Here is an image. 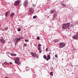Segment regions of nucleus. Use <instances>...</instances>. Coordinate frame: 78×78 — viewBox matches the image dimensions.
Listing matches in <instances>:
<instances>
[{
	"label": "nucleus",
	"instance_id": "35",
	"mask_svg": "<svg viewBox=\"0 0 78 78\" xmlns=\"http://www.w3.org/2000/svg\"><path fill=\"white\" fill-rule=\"evenodd\" d=\"M10 64H12V63L11 62H10Z\"/></svg>",
	"mask_w": 78,
	"mask_h": 78
},
{
	"label": "nucleus",
	"instance_id": "13",
	"mask_svg": "<svg viewBox=\"0 0 78 78\" xmlns=\"http://www.w3.org/2000/svg\"><path fill=\"white\" fill-rule=\"evenodd\" d=\"M38 50H39V52L40 53H41V52L42 51V50L41 49V48L39 47V48H38Z\"/></svg>",
	"mask_w": 78,
	"mask_h": 78
},
{
	"label": "nucleus",
	"instance_id": "30",
	"mask_svg": "<svg viewBox=\"0 0 78 78\" xmlns=\"http://www.w3.org/2000/svg\"><path fill=\"white\" fill-rule=\"evenodd\" d=\"M23 46L24 47H26L27 46V44H23Z\"/></svg>",
	"mask_w": 78,
	"mask_h": 78
},
{
	"label": "nucleus",
	"instance_id": "16",
	"mask_svg": "<svg viewBox=\"0 0 78 78\" xmlns=\"http://www.w3.org/2000/svg\"><path fill=\"white\" fill-rule=\"evenodd\" d=\"M11 56H16L17 55L16 54H11Z\"/></svg>",
	"mask_w": 78,
	"mask_h": 78
},
{
	"label": "nucleus",
	"instance_id": "26",
	"mask_svg": "<svg viewBox=\"0 0 78 78\" xmlns=\"http://www.w3.org/2000/svg\"><path fill=\"white\" fill-rule=\"evenodd\" d=\"M8 27H6L5 28V31H6V30H8Z\"/></svg>",
	"mask_w": 78,
	"mask_h": 78
},
{
	"label": "nucleus",
	"instance_id": "22",
	"mask_svg": "<svg viewBox=\"0 0 78 78\" xmlns=\"http://www.w3.org/2000/svg\"><path fill=\"white\" fill-rule=\"evenodd\" d=\"M50 75H51V76H53V72H51L50 73Z\"/></svg>",
	"mask_w": 78,
	"mask_h": 78
},
{
	"label": "nucleus",
	"instance_id": "14",
	"mask_svg": "<svg viewBox=\"0 0 78 78\" xmlns=\"http://www.w3.org/2000/svg\"><path fill=\"white\" fill-rule=\"evenodd\" d=\"M54 12H55V10L52 9L50 10V12L51 14H53V13Z\"/></svg>",
	"mask_w": 78,
	"mask_h": 78
},
{
	"label": "nucleus",
	"instance_id": "6",
	"mask_svg": "<svg viewBox=\"0 0 78 78\" xmlns=\"http://www.w3.org/2000/svg\"><path fill=\"white\" fill-rule=\"evenodd\" d=\"M73 39H74L76 40L78 39V32L75 35L73 36Z\"/></svg>",
	"mask_w": 78,
	"mask_h": 78
},
{
	"label": "nucleus",
	"instance_id": "23",
	"mask_svg": "<svg viewBox=\"0 0 78 78\" xmlns=\"http://www.w3.org/2000/svg\"><path fill=\"white\" fill-rule=\"evenodd\" d=\"M62 6H64V7H66V5H65L64 4L62 3Z\"/></svg>",
	"mask_w": 78,
	"mask_h": 78
},
{
	"label": "nucleus",
	"instance_id": "11",
	"mask_svg": "<svg viewBox=\"0 0 78 78\" xmlns=\"http://www.w3.org/2000/svg\"><path fill=\"white\" fill-rule=\"evenodd\" d=\"M51 59L50 55H48L47 59V61H48V60H49V59Z\"/></svg>",
	"mask_w": 78,
	"mask_h": 78
},
{
	"label": "nucleus",
	"instance_id": "37",
	"mask_svg": "<svg viewBox=\"0 0 78 78\" xmlns=\"http://www.w3.org/2000/svg\"><path fill=\"white\" fill-rule=\"evenodd\" d=\"M49 0V2H51V0Z\"/></svg>",
	"mask_w": 78,
	"mask_h": 78
},
{
	"label": "nucleus",
	"instance_id": "21",
	"mask_svg": "<svg viewBox=\"0 0 78 78\" xmlns=\"http://www.w3.org/2000/svg\"><path fill=\"white\" fill-rule=\"evenodd\" d=\"M3 63L4 64H5V65H7V64H8V63H7V62H4Z\"/></svg>",
	"mask_w": 78,
	"mask_h": 78
},
{
	"label": "nucleus",
	"instance_id": "10",
	"mask_svg": "<svg viewBox=\"0 0 78 78\" xmlns=\"http://www.w3.org/2000/svg\"><path fill=\"white\" fill-rule=\"evenodd\" d=\"M15 15V13L14 12H12L10 13V17H13Z\"/></svg>",
	"mask_w": 78,
	"mask_h": 78
},
{
	"label": "nucleus",
	"instance_id": "8",
	"mask_svg": "<svg viewBox=\"0 0 78 78\" xmlns=\"http://www.w3.org/2000/svg\"><path fill=\"white\" fill-rule=\"evenodd\" d=\"M27 5H28V2L27 1H25L23 3V6L24 7H26L27 6Z\"/></svg>",
	"mask_w": 78,
	"mask_h": 78
},
{
	"label": "nucleus",
	"instance_id": "28",
	"mask_svg": "<svg viewBox=\"0 0 78 78\" xmlns=\"http://www.w3.org/2000/svg\"><path fill=\"white\" fill-rule=\"evenodd\" d=\"M37 40H39V39H40V37H39V36L37 37Z\"/></svg>",
	"mask_w": 78,
	"mask_h": 78
},
{
	"label": "nucleus",
	"instance_id": "29",
	"mask_svg": "<svg viewBox=\"0 0 78 78\" xmlns=\"http://www.w3.org/2000/svg\"><path fill=\"white\" fill-rule=\"evenodd\" d=\"M52 18H53V19H55V14L53 15V17Z\"/></svg>",
	"mask_w": 78,
	"mask_h": 78
},
{
	"label": "nucleus",
	"instance_id": "33",
	"mask_svg": "<svg viewBox=\"0 0 78 78\" xmlns=\"http://www.w3.org/2000/svg\"><path fill=\"white\" fill-rule=\"evenodd\" d=\"M36 58H38L39 56H37Z\"/></svg>",
	"mask_w": 78,
	"mask_h": 78
},
{
	"label": "nucleus",
	"instance_id": "9",
	"mask_svg": "<svg viewBox=\"0 0 78 78\" xmlns=\"http://www.w3.org/2000/svg\"><path fill=\"white\" fill-rule=\"evenodd\" d=\"M21 39V37H19L17 38L16 39V42H19V41Z\"/></svg>",
	"mask_w": 78,
	"mask_h": 78
},
{
	"label": "nucleus",
	"instance_id": "25",
	"mask_svg": "<svg viewBox=\"0 0 78 78\" xmlns=\"http://www.w3.org/2000/svg\"><path fill=\"white\" fill-rule=\"evenodd\" d=\"M18 31H20L21 30V29H20V28H19L18 30H17Z\"/></svg>",
	"mask_w": 78,
	"mask_h": 78
},
{
	"label": "nucleus",
	"instance_id": "38",
	"mask_svg": "<svg viewBox=\"0 0 78 78\" xmlns=\"http://www.w3.org/2000/svg\"><path fill=\"white\" fill-rule=\"evenodd\" d=\"M27 68H28V67H27Z\"/></svg>",
	"mask_w": 78,
	"mask_h": 78
},
{
	"label": "nucleus",
	"instance_id": "31",
	"mask_svg": "<svg viewBox=\"0 0 78 78\" xmlns=\"http://www.w3.org/2000/svg\"><path fill=\"white\" fill-rule=\"evenodd\" d=\"M55 57L56 58H58V55H55Z\"/></svg>",
	"mask_w": 78,
	"mask_h": 78
},
{
	"label": "nucleus",
	"instance_id": "12",
	"mask_svg": "<svg viewBox=\"0 0 78 78\" xmlns=\"http://www.w3.org/2000/svg\"><path fill=\"white\" fill-rule=\"evenodd\" d=\"M0 41L2 44H5V40L3 39H1Z\"/></svg>",
	"mask_w": 78,
	"mask_h": 78
},
{
	"label": "nucleus",
	"instance_id": "27",
	"mask_svg": "<svg viewBox=\"0 0 78 78\" xmlns=\"http://www.w3.org/2000/svg\"><path fill=\"white\" fill-rule=\"evenodd\" d=\"M25 42H29V41L28 40L25 39Z\"/></svg>",
	"mask_w": 78,
	"mask_h": 78
},
{
	"label": "nucleus",
	"instance_id": "3",
	"mask_svg": "<svg viewBox=\"0 0 78 78\" xmlns=\"http://www.w3.org/2000/svg\"><path fill=\"white\" fill-rule=\"evenodd\" d=\"M19 60H20V59L18 57L16 58L15 59V62L16 64H19Z\"/></svg>",
	"mask_w": 78,
	"mask_h": 78
},
{
	"label": "nucleus",
	"instance_id": "15",
	"mask_svg": "<svg viewBox=\"0 0 78 78\" xmlns=\"http://www.w3.org/2000/svg\"><path fill=\"white\" fill-rule=\"evenodd\" d=\"M43 58L44 59H46V60L47 61V56L46 55H44L43 56Z\"/></svg>",
	"mask_w": 78,
	"mask_h": 78
},
{
	"label": "nucleus",
	"instance_id": "20",
	"mask_svg": "<svg viewBox=\"0 0 78 78\" xmlns=\"http://www.w3.org/2000/svg\"><path fill=\"white\" fill-rule=\"evenodd\" d=\"M8 12H6L5 13V16L7 17L8 16Z\"/></svg>",
	"mask_w": 78,
	"mask_h": 78
},
{
	"label": "nucleus",
	"instance_id": "34",
	"mask_svg": "<svg viewBox=\"0 0 78 78\" xmlns=\"http://www.w3.org/2000/svg\"><path fill=\"white\" fill-rule=\"evenodd\" d=\"M71 67H73V66L72 65H71Z\"/></svg>",
	"mask_w": 78,
	"mask_h": 78
},
{
	"label": "nucleus",
	"instance_id": "2",
	"mask_svg": "<svg viewBox=\"0 0 78 78\" xmlns=\"http://www.w3.org/2000/svg\"><path fill=\"white\" fill-rule=\"evenodd\" d=\"M59 45L60 48H61L66 46V44L64 43H60Z\"/></svg>",
	"mask_w": 78,
	"mask_h": 78
},
{
	"label": "nucleus",
	"instance_id": "24",
	"mask_svg": "<svg viewBox=\"0 0 78 78\" xmlns=\"http://www.w3.org/2000/svg\"><path fill=\"white\" fill-rule=\"evenodd\" d=\"M48 49H49V48H47L46 49V51H48Z\"/></svg>",
	"mask_w": 78,
	"mask_h": 78
},
{
	"label": "nucleus",
	"instance_id": "7",
	"mask_svg": "<svg viewBox=\"0 0 78 78\" xmlns=\"http://www.w3.org/2000/svg\"><path fill=\"white\" fill-rule=\"evenodd\" d=\"M31 55L33 56V57H36V56H37V55H36V53H34L33 52H31Z\"/></svg>",
	"mask_w": 78,
	"mask_h": 78
},
{
	"label": "nucleus",
	"instance_id": "18",
	"mask_svg": "<svg viewBox=\"0 0 78 78\" xmlns=\"http://www.w3.org/2000/svg\"><path fill=\"white\" fill-rule=\"evenodd\" d=\"M41 44H39L38 45V48H39V47H40V48H41Z\"/></svg>",
	"mask_w": 78,
	"mask_h": 78
},
{
	"label": "nucleus",
	"instance_id": "17",
	"mask_svg": "<svg viewBox=\"0 0 78 78\" xmlns=\"http://www.w3.org/2000/svg\"><path fill=\"white\" fill-rule=\"evenodd\" d=\"M58 40L57 39H55L54 40V42H58Z\"/></svg>",
	"mask_w": 78,
	"mask_h": 78
},
{
	"label": "nucleus",
	"instance_id": "32",
	"mask_svg": "<svg viewBox=\"0 0 78 78\" xmlns=\"http://www.w3.org/2000/svg\"><path fill=\"white\" fill-rule=\"evenodd\" d=\"M72 25H71V26H70H70H69V28H72Z\"/></svg>",
	"mask_w": 78,
	"mask_h": 78
},
{
	"label": "nucleus",
	"instance_id": "1",
	"mask_svg": "<svg viewBox=\"0 0 78 78\" xmlns=\"http://www.w3.org/2000/svg\"><path fill=\"white\" fill-rule=\"evenodd\" d=\"M70 23H63L62 25V29L63 30H69L70 28Z\"/></svg>",
	"mask_w": 78,
	"mask_h": 78
},
{
	"label": "nucleus",
	"instance_id": "5",
	"mask_svg": "<svg viewBox=\"0 0 78 78\" xmlns=\"http://www.w3.org/2000/svg\"><path fill=\"white\" fill-rule=\"evenodd\" d=\"M34 9L33 8H30L29 10V12L30 14H32V13H33L34 12Z\"/></svg>",
	"mask_w": 78,
	"mask_h": 78
},
{
	"label": "nucleus",
	"instance_id": "36",
	"mask_svg": "<svg viewBox=\"0 0 78 78\" xmlns=\"http://www.w3.org/2000/svg\"><path fill=\"white\" fill-rule=\"evenodd\" d=\"M23 37H21V39H23Z\"/></svg>",
	"mask_w": 78,
	"mask_h": 78
},
{
	"label": "nucleus",
	"instance_id": "19",
	"mask_svg": "<svg viewBox=\"0 0 78 78\" xmlns=\"http://www.w3.org/2000/svg\"><path fill=\"white\" fill-rule=\"evenodd\" d=\"M37 16H35L33 17V19H37Z\"/></svg>",
	"mask_w": 78,
	"mask_h": 78
},
{
	"label": "nucleus",
	"instance_id": "4",
	"mask_svg": "<svg viewBox=\"0 0 78 78\" xmlns=\"http://www.w3.org/2000/svg\"><path fill=\"white\" fill-rule=\"evenodd\" d=\"M20 3V0L16 1L14 3V5L15 6H17V5H19V3Z\"/></svg>",
	"mask_w": 78,
	"mask_h": 78
}]
</instances>
